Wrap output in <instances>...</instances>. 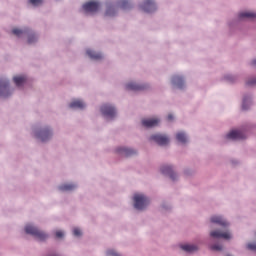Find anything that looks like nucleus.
<instances>
[{"instance_id":"f257e3e1","label":"nucleus","mask_w":256,"mask_h":256,"mask_svg":"<svg viewBox=\"0 0 256 256\" xmlns=\"http://www.w3.org/2000/svg\"><path fill=\"white\" fill-rule=\"evenodd\" d=\"M25 232L28 235H32L33 237H36L38 241H45V239H47V234H45V232L37 229V227L31 224H28L25 226Z\"/></svg>"},{"instance_id":"f03ea898","label":"nucleus","mask_w":256,"mask_h":256,"mask_svg":"<svg viewBox=\"0 0 256 256\" xmlns=\"http://www.w3.org/2000/svg\"><path fill=\"white\" fill-rule=\"evenodd\" d=\"M149 205V198L143 194L134 195V207L139 211H142L145 207Z\"/></svg>"},{"instance_id":"7ed1b4c3","label":"nucleus","mask_w":256,"mask_h":256,"mask_svg":"<svg viewBox=\"0 0 256 256\" xmlns=\"http://www.w3.org/2000/svg\"><path fill=\"white\" fill-rule=\"evenodd\" d=\"M101 113H102V115H104V117H107L108 119H113V117H115V115H117L115 107L107 105V104H105L101 107Z\"/></svg>"},{"instance_id":"20e7f679","label":"nucleus","mask_w":256,"mask_h":256,"mask_svg":"<svg viewBox=\"0 0 256 256\" xmlns=\"http://www.w3.org/2000/svg\"><path fill=\"white\" fill-rule=\"evenodd\" d=\"M52 135L53 134L51 133V130H49L48 128L36 132L37 139H40V141H42L43 143H45V141H49Z\"/></svg>"},{"instance_id":"39448f33","label":"nucleus","mask_w":256,"mask_h":256,"mask_svg":"<svg viewBox=\"0 0 256 256\" xmlns=\"http://www.w3.org/2000/svg\"><path fill=\"white\" fill-rule=\"evenodd\" d=\"M83 9L86 13H97L99 11V2H87L83 5Z\"/></svg>"},{"instance_id":"423d86ee","label":"nucleus","mask_w":256,"mask_h":256,"mask_svg":"<svg viewBox=\"0 0 256 256\" xmlns=\"http://www.w3.org/2000/svg\"><path fill=\"white\" fill-rule=\"evenodd\" d=\"M150 139L158 145H167L169 143V138L163 134L152 135Z\"/></svg>"},{"instance_id":"0eeeda50","label":"nucleus","mask_w":256,"mask_h":256,"mask_svg":"<svg viewBox=\"0 0 256 256\" xmlns=\"http://www.w3.org/2000/svg\"><path fill=\"white\" fill-rule=\"evenodd\" d=\"M142 9H143V11H145V13H153V11H155V9H157V6H155V1L146 0V1H144L143 5H142Z\"/></svg>"},{"instance_id":"6e6552de","label":"nucleus","mask_w":256,"mask_h":256,"mask_svg":"<svg viewBox=\"0 0 256 256\" xmlns=\"http://www.w3.org/2000/svg\"><path fill=\"white\" fill-rule=\"evenodd\" d=\"M226 139H233V140L245 139V133L239 130H232L226 135Z\"/></svg>"},{"instance_id":"1a4fd4ad","label":"nucleus","mask_w":256,"mask_h":256,"mask_svg":"<svg viewBox=\"0 0 256 256\" xmlns=\"http://www.w3.org/2000/svg\"><path fill=\"white\" fill-rule=\"evenodd\" d=\"M11 92H9V82L0 81V97H9Z\"/></svg>"},{"instance_id":"9d476101","label":"nucleus","mask_w":256,"mask_h":256,"mask_svg":"<svg viewBox=\"0 0 256 256\" xmlns=\"http://www.w3.org/2000/svg\"><path fill=\"white\" fill-rule=\"evenodd\" d=\"M210 237L214 239H231V234L229 232L212 231L210 232Z\"/></svg>"},{"instance_id":"9b49d317","label":"nucleus","mask_w":256,"mask_h":256,"mask_svg":"<svg viewBox=\"0 0 256 256\" xmlns=\"http://www.w3.org/2000/svg\"><path fill=\"white\" fill-rule=\"evenodd\" d=\"M127 91H144L145 86L130 82L126 85Z\"/></svg>"},{"instance_id":"f8f14e48","label":"nucleus","mask_w":256,"mask_h":256,"mask_svg":"<svg viewBox=\"0 0 256 256\" xmlns=\"http://www.w3.org/2000/svg\"><path fill=\"white\" fill-rule=\"evenodd\" d=\"M143 127H157L159 125V119L152 118V119H144L142 120Z\"/></svg>"},{"instance_id":"ddd939ff","label":"nucleus","mask_w":256,"mask_h":256,"mask_svg":"<svg viewBox=\"0 0 256 256\" xmlns=\"http://www.w3.org/2000/svg\"><path fill=\"white\" fill-rule=\"evenodd\" d=\"M117 151L121 153V155H123L124 157H131L135 155V153H137L135 150L125 147L118 148Z\"/></svg>"},{"instance_id":"4468645a","label":"nucleus","mask_w":256,"mask_h":256,"mask_svg":"<svg viewBox=\"0 0 256 256\" xmlns=\"http://www.w3.org/2000/svg\"><path fill=\"white\" fill-rule=\"evenodd\" d=\"M161 173H163V175H169L170 179L175 181L176 175L173 173V168L171 166H162Z\"/></svg>"},{"instance_id":"2eb2a0df","label":"nucleus","mask_w":256,"mask_h":256,"mask_svg":"<svg viewBox=\"0 0 256 256\" xmlns=\"http://www.w3.org/2000/svg\"><path fill=\"white\" fill-rule=\"evenodd\" d=\"M211 222L217 223V225H221L222 227H227V225H229V223L221 216H212Z\"/></svg>"},{"instance_id":"dca6fc26","label":"nucleus","mask_w":256,"mask_h":256,"mask_svg":"<svg viewBox=\"0 0 256 256\" xmlns=\"http://www.w3.org/2000/svg\"><path fill=\"white\" fill-rule=\"evenodd\" d=\"M84 107H85V103L81 100H73L69 104L70 109H84Z\"/></svg>"},{"instance_id":"f3484780","label":"nucleus","mask_w":256,"mask_h":256,"mask_svg":"<svg viewBox=\"0 0 256 256\" xmlns=\"http://www.w3.org/2000/svg\"><path fill=\"white\" fill-rule=\"evenodd\" d=\"M86 53L88 57H90V59H94V61H99V59H103V55L101 53H97L93 50H87Z\"/></svg>"},{"instance_id":"a211bd4d","label":"nucleus","mask_w":256,"mask_h":256,"mask_svg":"<svg viewBox=\"0 0 256 256\" xmlns=\"http://www.w3.org/2000/svg\"><path fill=\"white\" fill-rule=\"evenodd\" d=\"M13 81H14L16 87H22L24 85L25 81H27V77L23 76V75L15 76L13 78Z\"/></svg>"},{"instance_id":"6ab92c4d","label":"nucleus","mask_w":256,"mask_h":256,"mask_svg":"<svg viewBox=\"0 0 256 256\" xmlns=\"http://www.w3.org/2000/svg\"><path fill=\"white\" fill-rule=\"evenodd\" d=\"M181 249L186 251V253H195V251H197L199 248L193 244H184L181 246Z\"/></svg>"},{"instance_id":"aec40b11","label":"nucleus","mask_w":256,"mask_h":256,"mask_svg":"<svg viewBox=\"0 0 256 256\" xmlns=\"http://www.w3.org/2000/svg\"><path fill=\"white\" fill-rule=\"evenodd\" d=\"M172 83L176 85L178 89H183L184 81L181 76H173Z\"/></svg>"},{"instance_id":"412c9836","label":"nucleus","mask_w":256,"mask_h":256,"mask_svg":"<svg viewBox=\"0 0 256 256\" xmlns=\"http://www.w3.org/2000/svg\"><path fill=\"white\" fill-rule=\"evenodd\" d=\"M240 19H255L256 18V13L253 12H242L239 14Z\"/></svg>"},{"instance_id":"4be33fe9","label":"nucleus","mask_w":256,"mask_h":256,"mask_svg":"<svg viewBox=\"0 0 256 256\" xmlns=\"http://www.w3.org/2000/svg\"><path fill=\"white\" fill-rule=\"evenodd\" d=\"M77 187L75 184H64L59 186L60 191H73Z\"/></svg>"},{"instance_id":"5701e85b","label":"nucleus","mask_w":256,"mask_h":256,"mask_svg":"<svg viewBox=\"0 0 256 256\" xmlns=\"http://www.w3.org/2000/svg\"><path fill=\"white\" fill-rule=\"evenodd\" d=\"M176 139L179 141V143H187V136L183 132L177 133Z\"/></svg>"},{"instance_id":"b1692460","label":"nucleus","mask_w":256,"mask_h":256,"mask_svg":"<svg viewBox=\"0 0 256 256\" xmlns=\"http://www.w3.org/2000/svg\"><path fill=\"white\" fill-rule=\"evenodd\" d=\"M105 15H106V17H113V16H115V7L108 6Z\"/></svg>"},{"instance_id":"393cba45","label":"nucleus","mask_w":256,"mask_h":256,"mask_svg":"<svg viewBox=\"0 0 256 256\" xmlns=\"http://www.w3.org/2000/svg\"><path fill=\"white\" fill-rule=\"evenodd\" d=\"M119 5L121 9H129V0H120Z\"/></svg>"},{"instance_id":"a878e982","label":"nucleus","mask_w":256,"mask_h":256,"mask_svg":"<svg viewBox=\"0 0 256 256\" xmlns=\"http://www.w3.org/2000/svg\"><path fill=\"white\" fill-rule=\"evenodd\" d=\"M210 249L212 251H221L223 249V246L221 244H214L210 246Z\"/></svg>"},{"instance_id":"bb28decb","label":"nucleus","mask_w":256,"mask_h":256,"mask_svg":"<svg viewBox=\"0 0 256 256\" xmlns=\"http://www.w3.org/2000/svg\"><path fill=\"white\" fill-rule=\"evenodd\" d=\"M29 3L34 7H39L43 3V0H29Z\"/></svg>"},{"instance_id":"cd10ccee","label":"nucleus","mask_w":256,"mask_h":256,"mask_svg":"<svg viewBox=\"0 0 256 256\" xmlns=\"http://www.w3.org/2000/svg\"><path fill=\"white\" fill-rule=\"evenodd\" d=\"M12 33H13V35H16V37H21V35H23V30L18 29V28H14L12 30Z\"/></svg>"},{"instance_id":"c85d7f7f","label":"nucleus","mask_w":256,"mask_h":256,"mask_svg":"<svg viewBox=\"0 0 256 256\" xmlns=\"http://www.w3.org/2000/svg\"><path fill=\"white\" fill-rule=\"evenodd\" d=\"M73 235H74L75 237H81V235H82L81 229H79V228H74V230H73Z\"/></svg>"},{"instance_id":"c756f323","label":"nucleus","mask_w":256,"mask_h":256,"mask_svg":"<svg viewBox=\"0 0 256 256\" xmlns=\"http://www.w3.org/2000/svg\"><path fill=\"white\" fill-rule=\"evenodd\" d=\"M107 256H120L119 253H117L115 250H108L106 252Z\"/></svg>"},{"instance_id":"7c9ffc66","label":"nucleus","mask_w":256,"mask_h":256,"mask_svg":"<svg viewBox=\"0 0 256 256\" xmlns=\"http://www.w3.org/2000/svg\"><path fill=\"white\" fill-rule=\"evenodd\" d=\"M247 248H248L250 251H256V242L248 244V245H247Z\"/></svg>"},{"instance_id":"2f4dec72","label":"nucleus","mask_w":256,"mask_h":256,"mask_svg":"<svg viewBox=\"0 0 256 256\" xmlns=\"http://www.w3.org/2000/svg\"><path fill=\"white\" fill-rule=\"evenodd\" d=\"M35 41H37V38L35 37V35H30L28 37V43H35Z\"/></svg>"},{"instance_id":"473e14b6","label":"nucleus","mask_w":256,"mask_h":256,"mask_svg":"<svg viewBox=\"0 0 256 256\" xmlns=\"http://www.w3.org/2000/svg\"><path fill=\"white\" fill-rule=\"evenodd\" d=\"M63 231H57L56 232V237H57V239H61V238H63Z\"/></svg>"},{"instance_id":"72a5a7b5","label":"nucleus","mask_w":256,"mask_h":256,"mask_svg":"<svg viewBox=\"0 0 256 256\" xmlns=\"http://www.w3.org/2000/svg\"><path fill=\"white\" fill-rule=\"evenodd\" d=\"M247 85H256V78L255 79H252V80H249L247 82Z\"/></svg>"},{"instance_id":"f704fd0d","label":"nucleus","mask_w":256,"mask_h":256,"mask_svg":"<svg viewBox=\"0 0 256 256\" xmlns=\"http://www.w3.org/2000/svg\"><path fill=\"white\" fill-rule=\"evenodd\" d=\"M168 121H173V114L168 115Z\"/></svg>"},{"instance_id":"c9c22d12","label":"nucleus","mask_w":256,"mask_h":256,"mask_svg":"<svg viewBox=\"0 0 256 256\" xmlns=\"http://www.w3.org/2000/svg\"><path fill=\"white\" fill-rule=\"evenodd\" d=\"M242 109L245 111L247 110V107H245V102H243Z\"/></svg>"},{"instance_id":"e433bc0d","label":"nucleus","mask_w":256,"mask_h":256,"mask_svg":"<svg viewBox=\"0 0 256 256\" xmlns=\"http://www.w3.org/2000/svg\"><path fill=\"white\" fill-rule=\"evenodd\" d=\"M252 65H256V59L252 61Z\"/></svg>"}]
</instances>
